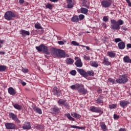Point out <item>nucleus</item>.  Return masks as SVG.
<instances>
[{"instance_id":"obj_41","label":"nucleus","mask_w":131,"mask_h":131,"mask_svg":"<svg viewBox=\"0 0 131 131\" xmlns=\"http://www.w3.org/2000/svg\"><path fill=\"white\" fill-rule=\"evenodd\" d=\"M91 66L93 67H98L99 66V64L97 63L96 61H93L91 62Z\"/></svg>"},{"instance_id":"obj_59","label":"nucleus","mask_w":131,"mask_h":131,"mask_svg":"<svg viewBox=\"0 0 131 131\" xmlns=\"http://www.w3.org/2000/svg\"><path fill=\"white\" fill-rule=\"evenodd\" d=\"M121 29L123 30H127V28H126V27H125L124 26H122Z\"/></svg>"},{"instance_id":"obj_62","label":"nucleus","mask_w":131,"mask_h":131,"mask_svg":"<svg viewBox=\"0 0 131 131\" xmlns=\"http://www.w3.org/2000/svg\"><path fill=\"white\" fill-rule=\"evenodd\" d=\"M119 131H126V130H125V128H121L119 129Z\"/></svg>"},{"instance_id":"obj_30","label":"nucleus","mask_w":131,"mask_h":131,"mask_svg":"<svg viewBox=\"0 0 131 131\" xmlns=\"http://www.w3.org/2000/svg\"><path fill=\"white\" fill-rule=\"evenodd\" d=\"M88 8H84L83 7H81V13L82 14H88V12H89V10H88Z\"/></svg>"},{"instance_id":"obj_33","label":"nucleus","mask_w":131,"mask_h":131,"mask_svg":"<svg viewBox=\"0 0 131 131\" xmlns=\"http://www.w3.org/2000/svg\"><path fill=\"white\" fill-rule=\"evenodd\" d=\"M102 64H103L104 65H106L107 66H108V65H110V62L108 61V58H106L104 57Z\"/></svg>"},{"instance_id":"obj_10","label":"nucleus","mask_w":131,"mask_h":131,"mask_svg":"<svg viewBox=\"0 0 131 131\" xmlns=\"http://www.w3.org/2000/svg\"><path fill=\"white\" fill-rule=\"evenodd\" d=\"M77 71L80 74V75L83 76V77H88V73H86V72H85L83 69H77Z\"/></svg>"},{"instance_id":"obj_28","label":"nucleus","mask_w":131,"mask_h":131,"mask_svg":"<svg viewBox=\"0 0 131 131\" xmlns=\"http://www.w3.org/2000/svg\"><path fill=\"white\" fill-rule=\"evenodd\" d=\"M123 61L125 63H131V59L129 58V57H128V56H125L123 58Z\"/></svg>"},{"instance_id":"obj_17","label":"nucleus","mask_w":131,"mask_h":131,"mask_svg":"<svg viewBox=\"0 0 131 131\" xmlns=\"http://www.w3.org/2000/svg\"><path fill=\"white\" fill-rule=\"evenodd\" d=\"M20 34H21L23 37H25L26 35H29L30 34V32L28 31H26L24 30H20Z\"/></svg>"},{"instance_id":"obj_56","label":"nucleus","mask_w":131,"mask_h":131,"mask_svg":"<svg viewBox=\"0 0 131 131\" xmlns=\"http://www.w3.org/2000/svg\"><path fill=\"white\" fill-rule=\"evenodd\" d=\"M5 42V40H0V49L2 48V45Z\"/></svg>"},{"instance_id":"obj_46","label":"nucleus","mask_w":131,"mask_h":131,"mask_svg":"<svg viewBox=\"0 0 131 131\" xmlns=\"http://www.w3.org/2000/svg\"><path fill=\"white\" fill-rule=\"evenodd\" d=\"M108 20H109V18H108V17L105 16L103 17V21L104 22H108Z\"/></svg>"},{"instance_id":"obj_58","label":"nucleus","mask_w":131,"mask_h":131,"mask_svg":"<svg viewBox=\"0 0 131 131\" xmlns=\"http://www.w3.org/2000/svg\"><path fill=\"white\" fill-rule=\"evenodd\" d=\"M58 43L60 45H64V42L63 41H58Z\"/></svg>"},{"instance_id":"obj_45","label":"nucleus","mask_w":131,"mask_h":131,"mask_svg":"<svg viewBox=\"0 0 131 131\" xmlns=\"http://www.w3.org/2000/svg\"><path fill=\"white\" fill-rule=\"evenodd\" d=\"M46 7L47 9H50V10H52V8H53V5H51V4H48L46 6Z\"/></svg>"},{"instance_id":"obj_18","label":"nucleus","mask_w":131,"mask_h":131,"mask_svg":"<svg viewBox=\"0 0 131 131\" xmlns=\"http://www.w3.org/2000/svg\"><path fill=\"white\" fill-rule=\"evenodd\" d=\"M57 57H60V58H65L66 57V54H65V51L59 49Z\"/></svg>"},{"instance_id":"obj_7","label":"nucleus","mask_w":131,"mask_h":131,"mask_svg":"<svg viewBox=\"0 0 131 131\" xmlns=\"http://www.w3.org/2000/svg\"><path fill=\"white\" fill-rule=\"evenodd\" d=\"M51 113L53 115H58L60 113V108L58 106L55 105L51 108Z\"/></svg>"},{"instance_id":"obj_20","label":"nucleus","mask_w":131,"mask_h":131,"mask_svg":"<svg viewBox=\"0 0 131 131\" xmlns=\"http://www.w3.org/2000/svg\"><path fill=\"white\" fill-rule=\"evenodd\" d=\"M8 92L9 94H10V95H16V91L12 87H10L9 88H8Z\"/></svg>"},{"instance_id":"obj_13","label":"nucleus","mask_w":131,"mask_h":131,"mask_svg":"<svg viewBox=\"0 0 131 131\" xmlns=\"http://www.w3.org/2000/svg\"><path fill=\"white\" fill-rule=\"evenodd\" d=\"M23 129H30L31 128V124L29 122H26L22 126Z\"/></svg>"},{"instance_id":"obj_15","label":"nucleus","mask_w":131,"mask_h":131,"mask_svg":"<svg viewBox=\"0 0 131 131\" xmlns=\"http://www.w3.org/2000/svg\"><path fill=\"white\" fill-rule=\"evenodd\" d=\"M82 7H85L86 9L90 8V3L88 2L86 0H82Z\"/></svg>"},{"instance_id":"obj_51","label":"nucleus","mask_w":131,"mask_h":131,"mask_svg":"<svg viewBox=\"0 0 131 131\" xmlns=\"http://www.w3.org/2000/svg\"><path fill=\"white\" fill-rule=\"evenodd\" d=\"M70 74L74 76L75 75H76V71L72 70V71L70 72Z\"/></svg>"},{"instance_id":"obj_50","label":"nucleus","mask_w":131,"mask_h":131,"mask_svg":"<svg viewBox=\"0 0 131 131\" xmlns=\"http://www.w3.org/2000/svg\"><path fill=\"white\" fill-rule=\"evenodd\" d=\"M71 43L73 46H79V44L78 43V42H76V41H72L71 42Z\"/></svg>"},{"instance_id":"obj_36","label":"nucleus","mask_w":131,"mask_h":131,"mask_svg":"<svg viewBox=\"0 0 131 131\" xmlns=\"http://www.w3.org/2000/svg\"><path fill=\"white\" fill-rule=\"evenodd\" d=\"M66 102V100H64V99H59L57 102L59 105H64V104L65 103V102Z\"/></svg>"},{"instance_id":"obj_37","label":"nucleus","mask_w":131,"mask_h":131,"mask_svg":"<svg viewBox=\"0 0 131 131\" xmlns=\"http://www.w3.org/2000/svg\"><path fill=\"white\" fill-rule=\"evenodd\" d=\"M7 69V67L6 66H1L0 65V72H3L6 71Z\"/></svg>"},{"instance_id":"obj_49","label":"nucleus","mask_w":131,"mask_h":131,"mask_svg":"<svg viewBox=\"0 0 131 131\" xmlns=\"http://www.w3.org/2000/svg\"><path fill=\"white\" fill-rule=\"evenodd\" d=\"M108 81L109 82H111V83H113V84H114V82H115V80L111 78H108Z\"/></svg>"},{"instance_id":"obj_48","label":"nucleus","mask_w":131,"mask_h":131,"mask_svg":"<svg viewBox=\"0 0 131 131\" xmlns=\"http://www.w3.org/2000/svg\"><path fill=\"white\" fill-rule=\"evenodd\" d=\"M21 71L24 73H28L29 70L27 69H24V68H22Z\"/></svg>"},{"instance_id":"obj_47","label":"nucleus","mask_w":131,"mask_h":131,"mask_svg":"<svg viewBox=\"0 0 131 131\" xmlns=\"http://www.w3.org/2000/svg\"><path fill=\"white\" fill-rule=\"evenodd\" d=\"M79 20H83V19H84V15L83 14H80L79 15Z\"/></svg>"},{"instance_id":"obj_35","label":"nucleus","mask_w":131,"mask_h":131,"mask_svg":"<svg viewBox=\"0 0 131 131\" xmlns=\"http://www.w3.org/2000/svg\"><path fill=\"white\" fill-rule=\"evenodd\" d=\"M100 126L102 128V129H103V130L104 131H106V129H107V126H106V125H105V123L102 122L101 125Z\"/></svg>"},{"instance_id":"obj_63","label":"nucleus","mask_w":131,"mask_h":131,"mask_svg":"<svg viewBox=\"0 0 131 131\" xmlns=\"http://www.w3.org/2000/svg\"><path fill=\"white\" fill-rule=\"evenodd\" d=\"M19 4H20V5L24 4V0H19Z\"/></svg>"},{"instance_id":"obj_6","label":"nucleus","mask_w":131,"mask_h":131,"mask_svg":"<svg viewBox=\"0 0 131 131\" xmlns=\"http://www.w3.org/2000/svg\"><path fill=\"white\" fill-rule=\"evenodd\" d=\"M90 111L92 112H95V113H101V114H103V113H104L100 107L91 106L90 107Z\"/></svg>"},{"instance_id":"obj_34","label":"nucleus","mask_w":131,"mask_h":131,"mask_svg":"<svg viewBox=\"0 0 131 131\" xmlns=\"http://www.w3.org/2000/svg\"><path fill=\"white\" fill-rule=\"evenodd\" d=\"M71 127L72 128H78V129H84L85 128V127H80L76 125H71Z\"/></svg>"},{"instance_id":"obj_3","label":"nucleus","mask_w":131,"mask_h":131,"mask_svg":"<svg viewBox=\"0 0 131 131\" xmlns=\"http://www.w3.org/2000/svg\"><path fill=\"white\" fill-rule=\"evenodd\" d=\"M127 81H128V79H127V77L125 75L121 76L119 79L116 80V82L119 84H124L127 82Z\"/></svg>"},{"instance_id":"obj_64","label":"nucleus","mask_w":131,"mask_h":131,"mask_svg":"<svg viewBox=\"0 0 131 131\" xmlns=\"http://www.w3.org/2000/svg\"><path fill=\"white\" fill-rule=\"evenodd\" d=\"M72 0H67V4L68 3H72Z\"/></svg>"},{"instance_id":"obj_1","label":"nucleus","mask_w":131,"mask_h":131,"mask_svg":"<svg viewBox=\"0 0 131 131\" xmlns=\"http://www.w3.org/2000/svg\"><path fill=\"white\" fill-rule=\"evenodd\" d=\"M36 49L38 52H43V53L46 55H50V51H49V49H48V47L45 46L43 44H41L38 47L36 46Z\"/></svg>"},{"instance_id":"obj_31","label":"nucleus","mask_w":131,"mask_h":131,"mask_svg":"<svg viewBox=\"0 0 131 131\" xmlns=\"http://www.w3.org/2000/svg\"><path fill=\"white\" fill-rule=\"evenodd\" d=\"M64 115L65 116H66V117H67V118H68L69 120H72V121H75V119L73 118L72 117H71V116L70 115V114L69 113L66 114Z\"/></svg>"},{"instance_id":"obj_52","label":"nucleus","mask_w":131,"mask_h":131,"mask_svg":"<svg viewBox=\"0 0 131 131\" xmlns=\"http://www.w3.org/2000/svg\"><path fill=\"white\" fill-rule=\"evenodd\" d=\"M119 118V116L117 115L116 114L114 115V119H118Z\"/></svg>"},{"instance_id":"obj_22","label":"nucleus","mask_w":131,"mask_h":131,"mask_svg":"<svg viewBox=\"0 0 131 131\" xmlns=\"http://www.w3.org/2000/svg\"><path fill=\"white\" fill-rule=\"evenodd\" d=\"M107 55L108 57H110V58H115L116 53L113 52V51H108L107 52Z\"/></svg>"},{"instance_id":"obj_40","label":"nucleus","mask_w":131,"mask_h":131,"mask_svg":"<svg viewBox=\"0 0 131 131\" xmlns=\"http://www.w3.org/2000/svg\"><path fill=\"white\" fill-rule=\"evenodd\" d=\"M117 23L118 25H119V26H120V25H123L124 22L123 21V20H122L121 19H119L117 21Z\"/></svg>"},{"instance_id":"obj_29","label":"nucleus","mask_w":131,"mask_h":131,"mask_svg":"<svg viewBox=\"0 0 131 131\" xmlns=\"http://www.w3.org/2000/svg\"><path fill=\"white\" fill-rule=\"evenodd\" d=\"M72 22H78L79 21V18L77 15L73 16L71 19Z\"/></svg>"},{"instance_id":"obj_44","label":"nucleus","mask_w":131,"mask_h":131,"mask_svg":"<svg viewBox=\"0 0 131 131\" xmlns=\"http://www.w3.org/2000/svg\"><path fill=\"white\" fill-rule=\"evenodd\" d=\"M73 3H68V9H71L72 8H73Z\"/></svg>"},{"instance_id":"obj_9","label":"nucleus","mask_w":131,"mask_h":131,"mask_svg":"<svg viewBox=\"0 0 131 131\" xmlns=\"http://www.w3.org/2000/svg\"><path fill=\"white\" fill-rule=\"evenodd\" d=\"M5 125L7 129H15L16 126L13 123H5Z\"/></svg>"},{"instance_id":"obj_54","label":"nucleus","mask_w":131,"mask_h":131,"mask_svg":"<svg viewBox=\"0 0 131 131\" xmlns=\"http://www.w3.org/2000/svg\"><path fill=\"white\" fill-rule=\"evenodd\" d=\"M63 106H64L66 108H69V104H68V103L66 101L64 102Z\"/></svg>"},{"instance_id":"obj_24","label":"nucleus","mask_w":131,"mask_h":131,"mask_svg":"<svg viewBox=\"0 0 131 131\" xmlns=\"http://www.w3.org/2000/svg\"><path fill=\"white\" fill-rule=\"evenodd\" d=\"M79 86H80V84L77 83L75 85H71L70 88L72 90H77L78 91Z\"/></svg>"},{"instance_id":"obj_16","label":"nucleus","mask_w":131,"mask_h":131,"mask_svg":"<svg viewBox=\"0 0 131 131\" xmlns=\"http://www.w3.org/2000/svg\"><path fill=\"white\" fill-rule=\"evenodd\" d=\"M118 47L119 50H124L125 49V43L123 41L119 42Z\"/></svg>"},{"instance_id":"obj_11","label":"nucleus","mask_w":131,"mask_h":131,"mask_svg":"<svg viewBox=\"0 0 131 131\" xmlns=\"http://www.w3.org/2000/svg\"><path fill=\"white\" fill-rule=\"evenodd\" d=\"M101 5L104 8H109L111 6V2L108 1H103L101 2Z\"/></svg>"},{"instance_id":"obj_2","label":"nucleus","mask_w":131,"mask_h":131,"mask_svg":"<svg viewBox=\"0 0 131 131\" xmlns=\"http://www.w3.org/2000/svg\"><path fill=\"white\" fill-rule=\"evenodd\" d=\"M16 17V14L14 13V12L11 11H8L5 13L4 18L6 20H8V21H11V20H13V18Z\"/></svg>"},{"instance_id":"obj_26","label":"nucleus","mask_w":131,"mask_h":131,"mask_svg":"<svg viewBox=\"0 0 131 131\" xmlns=\"http://www.w3.org/2000/svg\"><path fill=\"white\" fill-rule=\"evenodd\" d=\"M66 61L67 64L69 65H71L73 63H74V60H73V59H71V58H67Z\"/></svg>"},{"instance_id":"obj_39","label":"nucleus","mask_w":131,"mask_h":131,"mask_svg":"<svg viewBox=\"0 0 131 131\" xmlns=\"http://www.w3.org/2000/svg\"><path fill=\"white\" fill-rule=\"evenodd\" d=\"M108 107L110 109H115V108L117 107V104H110L108 105Z\"/></svg>"},{"instance_id":"obj_57","label":"nucleus","mask_w":131,"mask_h":131,"mask_svg":"<svg viewBox=\"0 0 131 131\" xmlns=\"http://www.w3.org/2000/svg\"><path fill=\"white\" fill-rule=\"evenodd\" d=\"M126 2L128 4L129 7H131V2L130 0H125Z\"/></svg>"},{"instance_id":"obj_55","label":"nucleus","mask_w":131,"mask_h":131,"mask_svg":"<svg viewBox=\"0 0 131 131\" xmlns=\"http://www.w3.org/2000/svg\"><path fill=\"white\" fill-rule=\"evenodd\" d=\"M14 121H15V122H16L17 123H21V121H20L19 120V119L18 118V117H17Z\"/></svg>"},{"instance_id":"obj_4","label":"nucleus","mask_w":131,"mask_h":131,"mask_svg":"<svg viewBox=\"0 0 131 131\" xmlns=\"http://www.w3.org/2000/svg\"><path fill=\"white\" fill-rule=\"evenodd\" d=\"M111 29L118 30L120 29V26L118 25L117 22L115 19L111 20Z\"/></svg>"},{"instance_id":"obj_27","label":"nucleus","mask_w":131,"mask_h":131,"mask_svg":"<svg viewBox=\"0 0 131 131\" xmlns=\"http://www.w3.org/2000/svg\"><path fill=\"white\" fill-rule=\"evenodd\" d=\"M71 115L72 116H73V117H74L75 118H77L78 119L80 118V117H81V116H80V115L76 113H72Z\"/></svg>"},{"instance_id":"obj_8","label":"nucleus","mask_w":131,"mask_h":131,"mask_svg":"<svg viewBox=\"0 0 131 131\" xmlns=\"http://www.w3.org/2000/svg\"><path fill=\"white\" fill-rule=\"evenodd\" d=\"M60 49H56V48H51V55L53 56V57H54V58H57L58 57L59 51Z\"/></svg>"},{"instance_id":"obj_60","label":"nucleus","mask_w":131,"mask_h":131,"mask_svg":"<svg viewBox=\"0 0 131 131\" xmlns=\"http://www.w3.org/2000/svg\"><path fill=\"white\" fill-rule=\"evenodd\" d=\"M102 27H103L104 28H107V25H106V24L105 23H103L102 24Z\"/></svg>"},{"instance_id":"obj_61","label":"nucleus","mask_w":131,"mask_h":131,"mask_svg":"<svg viewBox=\"0 0 131 131\" xmlns=\"http://www.w3.org/2000/svg\"><path fill=\"white\" fill-rule=\"evenodd\" d=\"M126 47H127V48H128L129 49H130V48H131V44L130 43L127 44Z\"/></svg>"},{"instance_id":"obj_19","label":"nucleus","mask_w":131,"mask_h":131,"mask_svg":"<svg viewBox=\"0 0 131 131\" xmlns=\"http://www.w3.org/2000/svg\"><path fill=\"white\" fill-rule=\"evenodd\" d=\"M104 99V96L102 95H99L97 100H96V103L97 104H102V103H104V101H103V99Z\"/></svg>"},{"instance_id":"obj_38","label":"nucleus","mask_w":131,"mask_h":131,"mask_svg":"<svg viewBox=\"0 0 131 131\" xmlns=\"http://www.w3.org/2000/svg\"><path fill=\"white\" fill-rule=\"evenodd\" d=\"M86 73L88 74V77L89 76V75L90 76H94V75H95V72H94V71H88Z\"/></svg>"},{"instance_id":"obj_25","label":"nucleus","mask_w":131,"mask_h":131,"mask_svg":"<svg viewBox=\"0 0 131 131\" xmlns=\"http://www.w3.org/2000/svg\"><path fill=\"white\" fill-rule=\"evenodd\" d=\"M13 106L15 109L17 110H22V105H19L18 104L15 103L13 104Z\"/></svg>"},{"instance_id":"obj_21","label":"nucleus","mask_w":131,"mask_h":131,"mask_svg":"<svg viewBox=\"0 0 131 131\" xmlns=\"http://www.w3.org/2000/svg\"><path fill=\"white\" fill-rule=\"evenodd\" d=\"M75 65L77 67H82V62H81V59H78L75 62Z\"/></svg>"},{"instance_id":"obj_12","label":"nucleus","mask_w":131,"mask_h":131,"mask_svg":"<svg viewBox=\"0 0 131 131\" xmlns=\"http://www.w3.org/2000/svg\"><path fill=\"white\" fill-rule=\"evenodd\" d=\"M53 93L55 96H60V95H61V91L59 88H57V86H55L53 88Z\"/></svg>"},{"instance_id":"obj_43","label":"nucleus","mask_w":131,"mask_h":131,"mask_svg":"<svg viewBox=\"0 0 131 131\" xmlns=\"http://www.w3.org/2000/svg\"><path fill=\"white\" fill-rule=\"evenodd\" d=\"M35 27L36 29H42V27L40 26V24H35Z\"/></svg>"},{"instance_id":"obj_14","label":"nucleus","mask_w":131,"mask_h":131,"mask_svg":"<svg viewBox=\"0 0 131 131\" xmlns=\"http://www.w3.org/2000/svg\"><path fill=\"white\" fill-rule=\"evenodd\" d=\"M129 104V102L125 100H121L120 101V105L121 107H122V108H124V107H126L127 105Z\"/></svg>"},{"instance_id":"obj_42","label":"nucleus","mask_w":131,"mask_h":131,"mask_svg":"<svg viewBox=\"0 0 131 131\" xmlns=\"http://www.w3.org/2000/svg\"><path fill=\"white\" fill-rule=\"evenodd\" d=\"M114 41L115 42L117 43V42H121V41H122V40H121L120 38H115Z\"/></svg>"},{"instance_id":"obj_53","label":"nucleus","mask_w":131,"mask_h":131,"mask_svg":"<svg viewBox=\"0 0 131 131\" xmlns=\"http://www.w3.org/2000/svg\"><path fill=\"white\" fill-rule=\"evenodd\" d=\"M83 58L85 60H90L91 59V57H90V56H88L86 55H84Z\"/></svg>"},{"instance_id":"obj_5","label":"nucleus","mask_w":131,"mask_h":131,"mask_svg":"<svg viewBox=\"0 0 131 131\" xmlns=\"http://www.w3.org/2000/svg\"><path fill=\"white\" fill-rule=\"evenodd\" d=\"M78 92L80 95H86V94H88V90L84 89L83 85L80 84L78 89Z\"/></svg>"},{"instance_id":"obj_23","label":"nucleus","mask_w":131,"mask_h":131,"mask_svg":"<svg viewBox=\"0 0 131 131\" xmlns=\"http://www.w3.org/2000/svg\"><path fill=\"white\" fill-rule=\"evenodd\" d=\"M34 111H35V112H36V113H38V114H42V112L41 111V109L36 107V106H34L33 108Z\"/></svg>"},{"instance_id":"obj_32","label":"nucleus","mask_w":131,"mask_h":131,"mask_svg":"<svg viewBox=\"0 0 131 131\" xmlns=\"http://www.w3.org/2000/svg\"><path fill=\"white\" fill-rule=\"evenodd\" d=\"M9 114L10 118H11L13 120H14L17 118V116L12 113H9Z\"/></svg>"}]
</instances>
